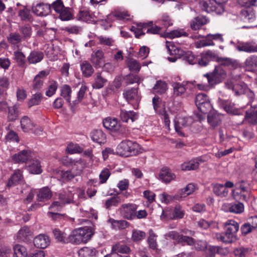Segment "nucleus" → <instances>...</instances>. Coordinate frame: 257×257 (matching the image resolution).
Masks as SVG:
<instances>
[{
  "label": "nucleus",
  "instance_id": "obj_1",
  "mask_svg": "<svg viewBox=\"0 0 257 257\" xmlns=\"http://www.w3.org/2000/svg\"><path fill=\"white\" fill-rule=\"evenodd\" d=\"M93 235V232L88 227H81L74 229L68 237L69 242L79 244L86 243Z\"/></svg>",
  "mask_w": 257,
  "mask_h": 257
},
{
  "label": "nucleus",
  "instance_id": "obj_2",
  "mask_svg": "<svg viewBox=\"0 0 257 257\" xmlns=\"http://www.w3.org/2000/svg\"><path fill=\"white\" fill-rule=\"evenodd\" d=\"M227 1V0H200L199 7L203 11L207 13L214 12L220 14L223 11V5Z\"/></svg>",
  "mask_w": 257,
  "mask_h": 257
},
{
  "label": "nucleus",
  "instance_id": "obj_3",
  "mask_svg": "<svg viewBox=\"0 0 257 257\" xmlns=\"http://www.w3.org/2000/svg\"><path fill=\"white\" fill-rule=\"evenodd\" d=\"M207 78L210 85H214L221 82L226 77V73L221 65L216 66L214 70L210 73L204 75Z\"/></svg>",
  "mask_w": 257,
  "mask_h": 257
},
{
  "label": "nucleus",
  "instance_id": "obj_4",
  "mask_svg": "<svg viewBox=\"0 0 257 257\" xmlns=\"http://www.w3.org/2000/svg\"><path fill=\"white\" fill-rule=\"evenodd\" d=\"M138 144L129 140L122 141L116 147V153L122 156H128L129 153L135 154L138 152Z\"/></svg>",
  "mask_w": 257,
  "mask_h": 257
},
{
  "label": "nucleus",
  "instance_id": "obj_5",
  "mask_svg": "<svg viewBox=\"0 0 257 257\" xmlns=\"http://www.w3.org/2000/svg\"><path fill=\"white\" fill-rule=\"evenodd\" d=\"M166 236L183 245L186 244L191 246L194 244V238L188 235L180 234L176 231H170L166 234Z\"/></svg>",
  "mask_w": 257,
  "mask_h": 257
},
{
  "label": "nucleus",
  "instance_id": "obj_6",
  "mask_svg": "<svg viewBox=\"0 0 257 257\" xmlns=\"http://www.w3.org/2000/svg\"><path fill=\"white\" fill-rule=\"evenodd\" d=\"M195 103L198 109L203 113H207L212 108L208 97L203 93L196 95Z\"/></svg>",
  "mask_w": 257,
  "mask_h": 257
},
{
  "label": "nucleus",
  "instance_id": "obj_7",
  "mask_svg": "<svg viewBox=\"0 0 257 257\" xmlns=\"http://www.w3.org/2000/svg\"><path fill=\"white\" fill-rule=\"evenodd\" d=\"M33 153L29 150H24L12 156V160L15 163H24L30 161Z\"/></svg>",
  "mask_w": 257,
  "mask_h": 257
},
{
  "label": "nucleus",
  "instance_id": "obj_8",
  "mask_svg": "<svg viewBox=\"0 0 257 257\" xmlns=\"http://www.w3.org/2000/svg\"><path fill=\"white\" fill-rule=\"evenodd\" d=\"M120 212L123 217L127 219H132L135 217L137 206L133 204H125L121 205Z\"/></svg>",
  "mask_w": 257,
  "mask_h": 257
},
{
  "label": "nucleus",
  "instance_id": "obj_9",
  "mask_svg": "<svg viewBox=\"0 0 257 257\" xmlns=\"http://www.w3.org/2000/svg\"><path fill=\"white\" fill-rule=\"evenodd\" d=\"M71 165V170L76 176H80L86 168V162L80 159L78 160H70Z\"/></svg>",
  "mask_w": 257,
  "mask_h": 257
},
{
  "label": "nucleus",
  "instance_id": "obj_10",
  "mask_svg": "<svg viewBox=\"0 0 257 257\" xmlns=\"http://www.w3.org/2000/svg\"><path fill=\"white\" fill-rule=\"evenodd\" d=\"M104 53L101 49L93 52L91 55L90 61L95 68L101 67L104 62Z\"/></svg>",
  "mask_w": 257,
  "mask_h": 257
},
{
  "label": "nucleus",
  "instance_id": "obj_11",
  "mask_svg": "<svg viewBox=\"0 0 257 257\" xmlns=\"http://www.w3.org/2000/svg\"><path fill=\"white\" fill-rule=\"evenodd\" d=\"M24 181V177L22 171L20 169L15 170L13 174L8 180L7 183L8 187H11L12 186L21 184Z\"/></svg>",
  "mask_w": 257,
  "mask_h": 257
},
{
  "label": "nucleus",
  "instance_id": "obj_12",
  "mask_svg": "<svg viewBox=\"0 0 257 257\" xmlns=\"http://www.w3.org/2000/svg\"><path fill=\"white\" fill-rule=\"evenodd\" d=\"M215 57V54L211 51L208 50L202 53L197 56V63L200 66L204 67L207 66L209 62Z\"/></svg>",
  "mask_w": 257,
  "mask_h": 257
},
{
  "label": "nucleus",
  "instance_id": "obj_13",
  "mask_svg": "<svg viewBox=\"0 0 257 257\" xmlns=\"http://www.w3.org/2000/svg\"><path fill=\"white\" fill-rule=\"evenodd\" d=\"M50 243V240L48 236L41 234L34 239V245L40 248H46Z\"/></svg>",
  "mask_w": 257,
  "mask_h": 257
},
{
  "label": "nucleus",
  "instance_id": "obj_14",
  "mask_svg": "<svg viewBox=\"0 0 257 257\" xmlns=\"http://www.w3.org/2000/svg\"><path fill=\"white\" fill-rule=\"evenodd\" d=\"M195 189V185L193 183H189L185 188L180 189L175 195L174 198L179 200L180 198L186 197L193 194Z\"/></svg>",
  "mask_w": 257,
  "mask_h": 257
},
{
  "label": "nucleus",
  "instance_id": "obj_15",
  "mask_svg": "<svg viewBox=\"0 0 257 257\" xmlns=\"http://www.w3.org/2000/svg\"><path fill=\"white\" fill-rule=\"evenodd\" d=\"M51 7L49 5L39 4L32 8L33 12L37 16H46L50 13Z\"/></svg>",
  "mask_w": 257,
  "mask_h": 257
},
{
  "label": "nucleus",
  "instance_id": "obj_16",
  "mask_svg": "<svg viewBox=\"0 0 257 257\" xmlns=\"http://www.w3.org/2000/svg\"><path fill=\"white\" fill-rule=\"evenodd\" d=\"M218 240H220L225 243H231L236 240V235L227 230H225L224 233H217L215 235Z\"/></svg>",
  "mask_w": 257,
  "mask_h": 257
},
{
  "label": "nucleus",
  "instance_id": "obj_17",
  "mask_svg": "<svg viewBox=\"0 0 257 257\" xmlns=\"http://www.w3.org/2000/svg\"><path fill=\"white\" fill-rule=\"evenodd\" d=\"M123 95L126 100L130 102L135 101L138 102L141 99L140 96L138 94V89L132 88L124 91Z\"/></svg>",
  "mask_w": 257,
  "mask_h": 257
},
{
  "label": "nucleus",
  "instance_id": "obj_18",
  "mask_svg": "<svg viewBox=\"0 0 257 257\" xmlns=\"http://www.w3.org/2000/svg\"><path fill=\"white\" fill-rule=\"evenodd\" d=\"M239 51H243L247 53L257 52V45L251 42L241 43L236 46Z\"/></svg>",
  "mask_w": 257,
  "mask_h": 257
},
{
  "label": "nucleus",
  "instance_id": "obj_19",
  "mask_svg": "<svg viewBox=\"0 0 257 257\" xmlns=\"http://www.w3.org/2000/svg\"><path fill=\"white\" fill-rule=\"evenodd\" d=\"M48 75V73L45 71H42L37 74L33 81L32 87L33 90H39L43 84V79Z\"/></svg>",
  "mask_w": 257,
  "mask_h": 257
},
{
  "label": "nucleus",
  "instance_id": "obj_20",
  "mask_svg": "<svg viewBox=\"0 0 257 257\" xmlns=\"http://www.w3.org/2000/svg\"><path fill=\"white\" fill-rule=\"evenodd\" d=\"M208 19L204 16H198L195 18L190 22L191 28L193 30H199L202 26L206 24Z\"/></svg>",
  "mask_w": 257,
  "mask_h": 257
},
{
  "label": "nucleus",
  "instance_id": "obj_21",
  "mask_svg": "<svg viewBox=\"0 0 257 257\" xmlns=\"http://www.w3.org/2000/svg\"><path fill=\"white\" fill-rule=\"evenodd\" d=\"M28 169L30 173L33 174H39L42 172L39 160L32 158L30 160V164L28 166Z\"/></svg>",
  "mask_w": 257,
  "mask_h": 257
},
{
  "label": "nucleus",
  "instance_id": "obj_22",
  "mask_svg": "<svg viewBox=\"0 0 257 257\" xmlns=\"http://www.w3.org/2000/svg\"><path fill=\"white\" fill-rule=\"evenodd\" d=\"M138 117V114L134 111H126L124 110H120V118L123 122H127L129 120L132 122H134Z\"/></svg>",
  "mask_w": 257,
  "mask_h": 257
},
{
  "label": "nucleus",
  "instance_id": "obj_23",
  "mask_svg": "<svg viewBox=\"0 0 257 257\" xmlns=\"http://www.w3.org/2000/svg\"><path fill=\"white\" fill-rule=\"evenodd\" d=\"M80 68L83 76L85 77H90L94 72L91 64L87 61H84L81 63Z\"/></svg>",
  "mask_w": 257,
  "mask_h": 257
},
{
  "label": "nucleus",
  "instance_id": "obj_24",
  "mask_svg": "<svg viewBox=\"0 0 257 257\" xmlns=\"http://www.w3.org/2000/svg\"><path fill=\"white\" fill-rule=\"evenodd\" d=\"M223 207H227L226 211L236 214L241 213L244 210V205L240 202L234 204H228L227 205L223 206Z\"/></svg>",
  "mask_w": 257,
  "mask_h": 257
},
{
  "label": "nucleus",
  "instance_id": "obj_25",
  "mask_svg": "<svg viewBox=\"0 0 257 257\" xmlns=\"http://www.w3.org/2000/svg\"><path fill=\"white\" fill-rule=\"evenodd\" d=\"M44 57L42 52L33 51L30 53L27 57V60L30 64H36L40 62Z\"/></svg>",
  "mask_w": 257,
  "mask_h": 257
},
{
  "label": "nucleus",
  "instance_id": "obj_26",
  "mask_svg": "<svg viewBox=\"0 0 257 257\" xmlns=\"http://www.w3.org/2000/svg\"><path fill=\"white\" fill-rule=\"evenodd\" d=\"M21 125L23 131L25 132L32 130L35 127L34 123L27 116H24L21 118Z\"/></svg>",
  "mask_w": 257,
  "mask_h": 257
},
{
  "label": "nucleus",
  "instance_id": "obj_27",
  "mask_svg": "<svg viewBox=\"0 0 257 257\" xmlns=\"http://www.w3.org/2000/svg\"><path fill=\"white\" fill-rule=\"evenodd\" d=\"M241 18L245 22H252L255 18V14L250 9H243L240 13Z\"/></svg>",
  "mask_w": 257,
  "mask_h": 257
},
{
  "label": "nucleus",
  "instance_id": "obj_28",
  "mask_svg": "<svg viewBox=\"0 0 257 257\" xmlns=\"http://www.w3.org/2000/svg\"><path fill=\"white\" fill-rule=\"evenodd\" d=\"M175 176L168 168H163L159 173V178L163 181L169 183L174 179Z\"/></svg>",
  "mask_w": 257,
  "mask_h": 257
},
{
  "label": "nucleus",
  "instance_id": "obj_29",
  "mask_svg": "<svg viewBox=\"0 0 257 257\" xmlns=\"http://www.w3.org/2000/svg\"><path fill=\"white\" fill-rule=\"evenodd\" d=\"M103 124L104 127L112 132H114L117 127H118V123L116 118L107 117L103 121Z\"/></svg>",
  "mask_w": 257,
  "mask_h": 257
},
{
  "label": "nucleus",
  "instance_id": "obj_30",
  "mask_svg": "<svg viewBox=\"0 0 257 257\" xmlns=\"http://www.w3.org/2000/svg\"><path fill=\"white\" fill-rule=\"evenodd\" d=\"M14 60L18 66L22 68L26 67V59L25 54L20 50L14 52Z\"/></svg>",
  "mask_w": 257,
  "mask_h": 257
},
{
  "label": "nucleus",
  "instance_id": "obj_31",
  "mask_svg": "<svg viewBox=\"0 0 257 257\" xmlns=\"http://www.w3.org/2000/svg\"><path fill=\"white\" fill-rule=\"evenodd\" d=\"M232 195L234 199L239 201L247 202L250 198L249 194L243 193V192L238 190H232Z\"/></svg>",
  "mask_w": 257,
  "mask_h": 257
},
{
  "label": "nucleus",
  "instance_id": "obj_32",
  "mask_svg": "<svg viewBox=\"0 0 257 257\" xmlns=\"http://www.w3.org/2000/svg\"><path fill=\"white\" fill-rule=\"evenodd\" d=\"M191 122L192 119L190 118H179L175 123V127L176 132L178 133H180L182 127L188 126Z\"/></svg>",
  "mask_w": 257,
  "mask_h": 257
},
{
  "label": "nucleus",
  "instance_id": "obj_33",
  "mask_svg": "<svg viewBox=\"0 0 257 257\" xmlns=\"http://www.w3.org/2000/svg\"><path fill=\"white\" fill-rule=\"evenodd\" d=\"M91 139L99 144H103L105 142L106 136L101 130H95L91 133Z\"/></svg>",
  "mask_w": 257,
  "mask_h": 257
},
{
  "label": "nucleus",
  "instance_id": "obj_34",
  "mask_svg": "<svg viewBox=\"0 0 257 257\" xmlns=\"http://www.w3.org/2000/svg\"><path fill=\"white\" fill-rule=\"evenodd\" d=\"M149 235L147 239V242L149 248L153 250H157L158 248V243L157 238L158 237L152 229L149 230Z\"/></svg>",
  "mask_w": 257,
  "mask_h": 257
},
{
  "label": "nucleus",
  "instance_id": "obj_35",
  "mask_svg": "<svg viewBox=\"0 0 257 257\" xmlns=\"http://www.w3.org/2000/svg\"><path fill=\"white\" fill-rule=\"evenodd\" d=\"M77 19L79 21L88 22L92 21V16L88 10L86 8H81L77 15Z\"/></svg>",
  "mask_w": 257,
  "mask_h": 257
},
{
  "label": "nucleus",
  "instance_id": "obj_36",
  "mask_svg": "<svg viewBox=\"0 0 257 257\" xmlns=\"http://www.w3.org/2000/svg\"><path fill=\"white\" fill-rule=\"evenodd\" d=\"M224 228L225 230H227L236 235V232L239 229V224L234 220H229L225 223Z\"/></svg>",
  "mask_w": 257,
  "mask_h": 257
},
{
  "label": "nucleus",
  "instance_id": "obj_37",
  "mask_svg": "<svg viewBox=\"0 0 257 257\" xmlns=\"http://www.w3.org/2000/svg\"><path fill=\"white\" fill-rule=\"evenodd\" d=\"M107 82V80L101 76L100 72L95 74V81L92 84L93 88L100 89L104 86Z\"/></svg>",
  "mask_w": 257,
  "mask_h": 257
},
{
  "label": "nucleus",
  "instance_id": "obj_38",
  "mask_svg": "<svg viewBox=\"0 0 257 257\" xmlns=\"http://www.w3.org/2000/svg\"><path fill=\"white\" fill-rule=\"evenodd\" d=\"M207 120L211 125L215 127L219 124L221 121L220 116L214 111L210 112L208 115Z\"/></svg>",
  "mask_w": 257,
  "mask_h": 257
},
{
  "label": "nucleus",
  "instance_id": "obj_39",
  "mask_svg": "<svg viewBox=\"0 0 257 257\" xmlns=\"http://www.w3.org/2000/svg\"><path fill=\"white\" fill-rule=\"evenodd\" d=\"M214 193L217 196L221 197L227 196L228 190L222 184H216L213 188Z\"/></svg>",
  "mask_w": 257,
  "mask_h": 257
},
{
  "label": "nucleus",
  "instance_id": "obj_40",
  "mask_svg": "<svg viewBox=\"0 0 257 257\" xmlns=\"http://www.w3.org/2000/svg\"><path fill=\"white\" fill-rule=\"evenodd\" d=\"M37 196L39 201H44L51 197L52 193L49 188L44 187L39 190Z\"/></svg>",
  "mask_w": 257,
  "mask_h": 257
},
{
  "label": "nucleus",
  "instance_id": "obj_41",
  "mask_svg": "<svg viewBox=\"0 0 257 257\" xmlns=\"http://www.w3.org/2000/svg\"><path fill=\"white\" fill-rule=\"evenodd\" d=\"M19 31L24 41L28 40L31 37L32 31L30 25L26 24L20 27Z\"/></svg>",
  "mask_w": 257,
  "mask_h": 257
},
{
  "label": "nucleus",
  "instance_id": "obj_42",
  "mask_svg": "<svg viewBox=\"0 0 257 257\" xmlns=\"http://www.w3.org/2000/svg\"><path fill=\"white\" fill-rule=\"evenodd\" d=\"M206 257H214L216 253H221L223 248L219 246L208 245L205 249Z\"/></svg>",
  "mask_w": 257,
  "mask_h": 257
},
{
  "label": "nucleus",
  "instance_id": "obj_43",
  "mask_svg": "<svg viewBox=\"0 0 257 257\" xmlns=\"http://www.w3.org/2000/svg\"><path fill=\"white\" fill-rule=\"evenodd\" d=\"M152 24V22H150L148 23H140L138 24V28L132 27L131 31L134 32L136 34V37L139 38V36L145 34V32L144 31V30H145L146 28H147L148 25Z\"/></svg>",
  "mask_w": 257,
  "mask_h": 257
},
{
  "label": "nucleus",
  "instance_id": "obj_44",
  "mask_svg": "<svg viewBox=\"0 0 257 257\" xmlns=\"http://www.w3.org/2000/svg\"><path fill=\"white\" fill-rule=\"evenodd\" d=\"M199 163L196 160H191L185 162L181 165V169L183 171H190L196 170L199 167Z\"/></svg>",
  "mask_w": 257,
  "mask_h": 257
},
{
  "label": "nucleus",
  "instance_id": "obj_45",
  "mask_svg": "<svg viewBox=\"0 0 257 257\" xmlns=\"http://www.w3.org/2000/svg\"><path fill=\"white\" fill-rule=\"evenodd\" d=\"M14 257H26L27 255L26 248L23 245L16 244L14 246Z\"/></svg>",
  "mask_w": 257,
  "mask_h": 257
},
{
  "label": "nucleus",
  "instance_id": "obj_46",
  "mask_svg": "<svg viewBox=\"0 0 257 257\" xmlns=\"http://www.w3.org/2000/svg\"><path fill=\"white\" fill-rule=\"evenodd\" d=\"M250 252L248 248L239 247L235 248L233 251V254L236 257H246Z\"/></svg>",
  "mask_w": 257,
  "mask_h": 257
},
{
  "label": "nucleus",
  "instance_id": "obj_47",
  "mask_svg": "<svg viewBox=\"0 0 257 257\" xmlns=\"http://www.w3.org/2000/svg\"><path fill=\"white\" fill-rule=\"evenodd\" d=\"M53 234L55 239L59 242L62 243H67L68 237H66V234L64 232L61 231L59 229H55L53 230Z\"/></svg>",
  "mask_w": 257,
  "mask_h": 257
},
{
  "label": "nucleus",
  "instance_id": "obj_48",
  "mask_svg": "<svg viewBox=\"0 0 257 257\" xmlns=\"http://www.w3.org/2000/svg\"><path fill=\"white\" fill-rule=\"evenodd\" d=\"M146 233L142 230L134 229L132 232V239L134 242L140 241L145 238Z\"/></svg>",
  "mask_w": 257,
  "mask_h": 257
},
{
  "label": "nucleus",
  "instance_id": "obj_49",
  "mask_svg": "<svg viewBox=\"0 0 257 257\" xmlns=\"http://www.w3.org/2000/svg\"><path fill=\"white\" fill-rule=\"evenodd\" d=\"M244 64L245 66L250 69L257 67V56L251 55L248 57L246 59Z\"/></svg>",
  "mask_w": 257,
  "mask_h": 257
},
{
  "label": "nucleus",
  "instance_id": "obj_50",
  "mask_svg": "<svg viewBox=\"0 0 257 257\" xmlns=\"http://www.w3.org/2000/svg\"><path fill=\"white\" fill-rule=\"evenodd\" d=\"M167 86L164 81H158L153 87V89L156 93L163 94L166 91Z\"/></svg>",
  "mask_w": 257,
  "mask_h": 257
},
{
  "label": "nucleus",
  "instance_id": "obj_51",
  "mask_svg": "<svg viewBox=\"0 0 257 257\" xmlns=\"http://www.w3.org/2000/svg\"><path fill=\"white\" fill-rule=\"evenodd\" d=\"M114 251L121 253H128L131 251V249L126 245L116 244L112 248V251Z\"/></svg>",
  "mask_w": 257,
  "mask_h": 257
},
{
  "label": "nucleus",
  "instance_id": "obj_52",
  "mask_svg": "<svg viewBox=\"0 0 257 257\" xmlns=\"http://www.w3.org/2000/svg\"><path fill=\"white\" fill-rule=\"evenodd\" d=\"M236 190L243 192V193H246L250 195V190L249 187V184L246 182L241 181L236 184Z\"/></svg>",
  "mask_w": 257,
  "mask_h": 257
},
{
  "label": "nucleus",
  "instance_id": "obj_53",
  "mask_svg": "<svg viewBox=\"0 0 257 257\" xmlns=\"http://www.w3.org/2000/svg\"><path fill=\"white\" fill-rule=\"evenodd\" d=\"M97 39L98 40V43L102 45L111 46L114 43V40L110 37L100 36L97 37Z\"/></svg>",
  "mask_w": 257,
  "mask_h": 257
},
{
  "label": "nucleus",
  "instance_id": "obj_54",
  "mask_svg": "<svg viewBox=\"0 0 257 257\" xmlns=\"http://www.w3.org/2000/svg\"><path fill=\"white\" fill-rule=\"evenodd\" d=\"M181 36H187V34L183 30H176L172 31L170 33H167L165 37L174 38L177 37H180Z\"/></svg>",
  "mask_w": 257,
  "mask_h": 257
},
{
  "label": "nucleus",
  "instance_id": "obj_55",
  "mask_svg": "<svg viewBox=\"0 0 257 257\" xmlns=\"http://www.w3.org/2000/svg\"><path fill=\"white\" fill-rule=\"evenodd\" d=\"M59 200L64 205L66 203L73 202L72 194H67L66 193H60L59 195Z\"/></svg>",
  "mask_w": 257,
  "mask_h": 257
},
{
  "label": "nucleus",
  "instance_id": "obj_56",
  "mask_svg": "<svg viewBox=\"0 0 257 257\" xmlns=\"http://www.w3.org/2000/svg\"><path fill=\"white\" fill-rule=\"evenodd\" d=\"M8 40L12 44H17L24 41L22 36L16 32L10 34Z\"/></svg>",
  "mask_w": 257,
  "mask_h": 257
},
{
  "label": "nucleus",
  "instance_id": "obj_57",
  "mask_svg": "<svg viewBox=\"0 0 257 257\" xmlns=\"http://www.w3.org/2000/svg\"><path fill=\"white\" fill-rule=\"evenodd\" d=\"M127 66L129 69L132 71L139 72L141 69L140 64L137 60L134 59L128 60Z\"/></svg>",
  "mask_w": 257,
  "mask_h": 257
},
{
  "label": "nucleus",
  "instance_id": "obj_58",
  "mask_svg": "<svg viewBox=\"0 0 257 257\" xmlns=\"http://www.w3.org/2000/svg\"><path fill=\"white\" fill-rule=\"evenodd\" d=\"M113 227L115 228L123 229L128 226V222L125 220H116L113 219H109Z\"/></svg>",
  "mask_w": 257,
  "mask_h": 257
},
{
  "label": "nucleus",
  "instance_id": "obj_59",
  "mask_svg": "<svg viewBox=\"0 0 257 257\" xmlns=\"http://www.w3.org/2000/svg\"><path fill=\"white\" fill-rule=\"evenodd\" d=\"M184 215V211L182 207L179 205H177L173 210L172 217L174 219H178L182 218Z\"/></svg>",
  "mask_w": 257,
  "mask_h": 257
},
{
  "label": "nucleus",
  "instance_id": "obj_60",
  "mask_svg": "<svg viewBox=\"0 0 257 257\" xmlns=\"http://www.w3.org/2000/svg\"><path fill=\"white\" fill-rule=\"evenodd\" d=\"M94 254L93 249L87 247L82 248L78 251L79 257H94Z\"/></svg>",
  "mask_w": 257,
  "mask_h": 257
},
{
  "label": "nucleus",
  "instance_id": "obj_61",
  "mask_svg": "<svg viewBox=\"0 0 257 257\" xmlns=\"http://www.w3.org/2000/svg\"><path fill=\"white\" fill-rule=\"evenodd\" d=\"M244 119L251 123H257V111H246Z\"/></svg>",
  "mask_w": 257,
  "mask_h": 257
},
{
  "label": "nucleus",
  "instance_id": "obj_62",
  "mask_svg": "<svg viewBox=\"0 0 257 257\" xmlns=\"http://www.w3.org/2000/svg\"><path fill=\"white\" fill-rule=\"evenodd\" d=\"M110 175V172L107 168L103 169L99 175V183L104 184L106 182Z\"/></svg>",
  "mask_w": 257,
  "mask_h": 257
},
{
  "label": "nucleus",
  "instance_id": "obj_63",
  "mask_svg": "<svg viewBox=\"0 0 257 257\" xmlns=\"http://www.w3.org/2000/svg\"><path fill=\"white\" fill-rule=\"evenodd\" d=\"M120 202V197L118 196H114L105 201V206L107 209L110 208L111 206H116Z\"/></svg>",
  "mask_w": 257,
  "mask_h": 257
},
{
  "label": "nucleus",
  "instance_id": "obj_64",
  "mask_svg": "<svg viewBox=\"0 0 257 257\" xmlns=\"http://www.w3.org/2000/svg\"><path fill=\"white\" fill-rule=\"evenodd\" d=\"M42 95L41 93H36L33 94L29 101V106L31 107L33 105H38L42 99Z\"/></svg>",
  "mask_w": 257,
  "mask_h": 257
}]
</instances>
